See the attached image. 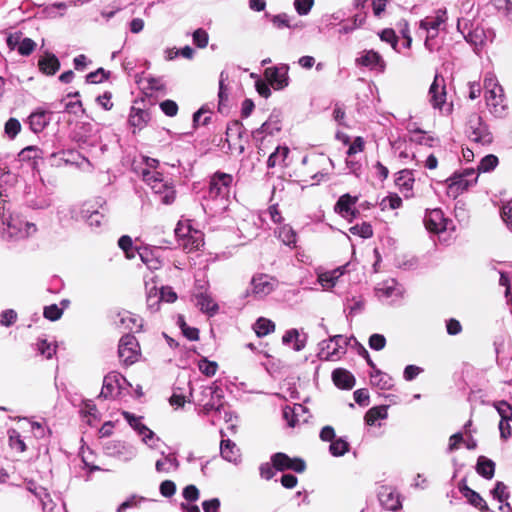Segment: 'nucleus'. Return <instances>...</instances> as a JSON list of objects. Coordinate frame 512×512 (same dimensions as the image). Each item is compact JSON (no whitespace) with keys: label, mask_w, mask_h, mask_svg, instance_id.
<instances>
[{"label":"nucleus","mask_w":512,"mask_h":512,"mask_svg":"<svg viewBox=\"0 0 512 512\" xmlns=\"http://www.w3.org/2000/svg\"><path fill=\"white\" fill-rule=\"evenodd\" d=\"M37 232L35 223L28 221L20 214L14 212L4 213L0 226V233L15 240H22L33 236Z\"/></svg>","instance_id":"nucleus-1"},{"label":"nucleus","mask_w":512,"mask_h":512,"mask_svg":"<svg viewBox=\"0 0 512 512\" xmlns=\"http://www.w3.org/2000/svg\"><path fill=\"white\" fill-rule=\"evenodd\" d=\"M483 86L487 106L493 114L501 116L507 107L503 87L491 73L486 74Z\"/></svg>","instance_id":"nucleus-2"},{"label":"nucleus","mask_w":512,"mask_h":512,"mask_svg":"<svg viewBox=\"0 0 512 512\" xmlns=\"http://www.w3.org/2000/svg\"><path fill=\"white\" fill-rule=\"evenodd\" d=\"M143 181L150 186L155 194L161 197L164 204H170L175 199V190L172 183L165 179L159 172L142 170Z\"/></svg>","instance_id":"nucleus-3"},{"label":"nucleus","mask_w":512,"mask_h":512,"mask_svg":"<svg viewBox=\"0 0 512 512\" xmlns=\"http://www.w3.org/2000/svg\"><path fill=\"white\" fill-rule=\"evenodd\" d=\"M181 247L186 252L199 250L204 245V235L192 227L189 221L179 222L175 229Z\"/></svg>","instance_id":"nucleus-4"},{"label":"nucleus","mask_w":512,"mask_h":512,"mask_svg":"<svg viewBox=\"0 0 512 512\" xmlns=\"http://www.w3.org/2000/svg\"><path fill=\"white\" fill-rule=\"evenodd\" d=\"M430 103L433 108L438 109L444 115H450L453 111V104L447 102L445 80L440 75H435L429 89Z\"/></svg>","instance_id":"nucleus-5"},{"label":"nucleus","mask_w":512,"mask_h":512,"mask_svg":"<svg viewBox=\"0 0 512 512\" xmlns=\"http://www.w3.org/2000/svg\"><path fill=\"white\" fill-rule=\"evenodd\" d=\"M232 180L233 178L230 174L222 172L215 173L210 181L209 198L218 202L225 208L230 194Z\"/></svg>","instance_id":"nucleus-6"},{"label":"nucleus","mask_w":512,"mask_h":512,"mask_svg":"<svg viewBox=\"0 0 512 512\" xmlns=\"http://www.w3.org/2000/svg\"><path fill=\"white\" fill-rule=\"evenodd\" d=\"M348 341L341 335H335L327 340H323L319 346L318 357L325 361H336L345 354V346Z\"/></svg>","instance_id":"nucleus-7"},{"label":"nucleus","mask_w":512,"mask_h":512,"mask_svg":"<svg viewBox=\"0 0 512 512\" xmlns=\"http://www.w3.org/2000/svg\"><path fill=\"white\" fill-rule=\"evenodd\" d=\"M474 174L473 169H467L462 174H456L447 180V195L453 199L457 198L471 186L477 183V177L468 179Z\"/></svg>","instance_id":"nucleus-8"},{"label":"nucleus","mask_w":512,"mask_h":512,"mask_svg":"<svg viewBox=\"0 0 512 512\" xmlns=\"http://www.w3.org/2000/svg\"><path fill=\"white\" fill-rule=\"evenodd\" d=\"M275 278L267 274L254 275L250 282L249 293L257 299H263L271 294L277 287Z\"/></svg>","instance_id":"nucleus-9"},{"label":"nucleus","mask_w":512,"mask_h":512,"mask_svg":"<svg viewBox=\"0 0 512 512\" xmlns=\"http://www.w3.org/2000/svg\"><path fill=\"white\" fill-rule=\"evenodd\" d=\"M198 403L203 407L205 413L212 410L220 411L224 405L223 391L217 386H209L202 389Z\"/></svg>","instance_id":"nucleus-10"},{"label":"nucleus","mask_w":512,"mask_h":512,"mask_svg":"<svg viewBox=\"0 0 512 512\" xmlns=\"http://www.w3.org/2000/svg\"><path fill=\"white\" fill-rule=\"evenodd\" d=\"M127 386L128 382L121 374L110 372L104 377L100 395L104 398H115L121 395Z\"/></svg>","instance_id":"nucleus-11"},{"label":"nucleus","mask_w":512,"mask_h":512,"mask_svg":"<svg viewBox=\"0 0 512 512\" xmlns=\"http://www.w3.org/2000/svg\"><path fill=\"white\" fill-rule=\"evenodd\" d=\"M118 353L121 361L125 364H133L136 362L140 354V348L136 338L131 334L123 336L120 339Z\"/></svg>","instance_id":"nucleus-12"},{"label":"nucleus","mask_w":512,"mask_h":512,"mask_svg":"<svg viewBox=\"0 0 512 512\" xmlns=\"http://www.w3.org/2000/svg\"><path fill=\"white\" fill-rule=\"evenodd\" d=\"M273 467L279 471L293 470L302 473L306 469V464L301 458H291L284 453H276L272 456Z\"/></svg>","instance_id":"nucleus-13"},{"label":"nucleus","mask_w":512,"mask_h":512,"mask_svg":"<svg viewBox=\"0 0 512 512\" xmlns=\"http://www.w3.org/2000/svg\"><path fill=\"white\" fill-rule=\"evenodd\" d=\"M358 65L368 67L371 70H377L384 72L386 69V63L382 56L374 50H364L360 56L356 59Z\"/></svg>","instance_id":"nucleus-14"},{"label":"nucleus","mask_w":512,"mask_h":512,"mask_svg":"<svg viewBox=\"0 0 512 512\" xmlns=\"http://www.w3.org/2000/svg\"><path fill=\"white\" fill-rule=\"evenodd\" d=\"M425 226L430 232L439 234L447 230L448 219L440 209H432L425 216Z\"/></svg>","instance_id":"nucleus-15"},{"label":"nucleus","mask_w":512,"mask_h":512,"mask_svg":"<svg viewBox=\"0 0 512 512\" xmlns=\"http://www.w3.org/2000/svg\"><path fill=\"white\" fill-rule=\"evenodd\" d=\"M378 497L383 508L388 511H396L401 508L400 496L392 487H381Z\"/></svg>","instance_id":"nucleus-16"},{"label":"nucleus","mask_w":512,"mask_h":512,"mask_svg":"<svg viewBox=\"0 0 512 512\" xmlns=\"http://www.w3.org/2000/svg\"><path fill=\"white\" fill-rule=\"evenodd\" d=\"M358 198L352 197L349 194L342 195L335 205V211L339 213L342 217L351 221L355 216L357 211L354 208Z\"/></svg>","instance_id":"nucleus-17"},{"label":"nucleus","mask_w":512,"mask_h":512,"mask_svg":"<svg viewBox=\"0 0 512 512\" xmlns=\"http://www.w3.org/2000/svg\"><path fill=\"white\" fill-rule=\"evenodd\" d=\"M265 79L274 89L280 90L288 85L286 73H281L278 68L270 67L264 72Z\"/></svg>","instance_id":"nucleus-18"},{"label":"nucleus","mask_w":512,"mask_h":512,"mask_svg":"<svg viewBox=\"0 0 512 512\" xmlns=\"http://www.w3.org/2000/svg\"><path fill=\"white\" fill-rule=\"evenodd\" d=\"M220 453L222 458L230 463L238 464L241 461L240 449L229 439L221 441Z\"/></svg>","instance_id":"nucleus-19"},{"label":"nucleus","mask_w":512,"mask_h":512,"mask_svg":"<svg viewBox=\"0 0 512 512\" xmlns=\"http://www.w3.org/2000/svg\"><path fill=\"white\" fill-rule=\"evenodd\" d=\"M470 139L481 145H486L492 142V135L487 126L482 122L477 121L475 126H471Z\"/></svg>","instance_id":"nucleus-20"},{"label":"nucleus","mask_w":512,"mask_h":512,"mask_svg":"<svg viewBox=\"0 0 512 512\" xmlns=\"http://www.w3.org/2000/svg\"><path fill=\"white\" fill-rule=\"evenodd\" d=\"M446 20L445 12L439 11L436 17L432 20L423 19L420 21V28L428 31L429 36L426 39L425 45L429 47V38H433L436 35V31L441 24Z\"/></svg>","instance_id":"nucleus-21"},{"label":"nucleus","mask_w":512,"mask_h":512,"mask_svg":"<svg viewBox=\"0 0 512 512\" xmlns=\"http://www.w3.org/2000/svg\"><path fill=\"white\" fill-rule=\"evenodd\" d=\"M395 183L405 197H410L412 195L414 177L411 171L402 170L398 172Z\"/></svg>","instance_id":"nucleus-22"},{"label":"nucleus","mask_w":512,"mask_h":512,"mask_svg":"<svg viewBox=\"0 0 512 512\" xmlns=\"http://www.w3.org/2000/svg\"><path fill=\"white\" fill-rule=\"evenodd\" d=\"M345 267H338L332 271L322 272L318 274V282L323 289H331L336 285L337 280L344 274Z\"/></svg>","instance_id":"nucleus-23"},{"label":"nucleus","mask_w":512,"mask_h":512,"mask_svg":"<svg viewBox=\"0 0 512 512\" xmlns=\"http://www.w3.org/2000/svg\"><path fill=\"white\" fill-rule=\"evenodd\" d=\"M40 70L46 75H54L60 68L58 58L51 53H46L39 59L38 62Z\"/></svg>","instance_id":"nucleus-24"},{"label":"nucleus","mask_w":512,"mask_h":512,"mask_svg":"<svg viewBox=\"0 0 512 512\" xmlns=\"http://www.w3.org/2000/svg\"><path fill=\"white\" fill-rule=\"evenodd\" d=\"M120 325L129 331L138 332L142 328V319L131 312L124 311L119 314Z\"/></svg>","instance_id":"nucleus-25"},{"label":"nucleus","mask_w":512,"mask_h":512,"mask_svg":"<svg viewBox=\"0 0 512 512\" xmlns=\"http://www.w3.org/2000/svg\"><path fill=\"white\" fill-rule=\"evenodd\" d=\"M157 252V250L149 248H143L138 251L140 259L150 270H157L162 266V261Z\"/></svg>","instance_id":"nucleus-26"},{"label":"nucleus","mask_w":512,"mask_h":512,"mask_svg":"<svg viewBox=\"0 0 512 512\" xmlns=\"http://www.w3.org/2000/svg\"><path fill=\"white\" fill-rule=\"evenodd\" d=\"M335 385L342 389H351L355 384L353 375L345 369H336L332 374Z\"/></svg>","instance_id":"nucleus-27"},{"label":"nucleus","mask_w":512,"mask_h":512,"mask_svg":"<svg viewBox=\"0 0 512 512\" xmlns=\"http://www.w3.org/2000/svg\"><path fill=\"white\" fill-rule=\"evenodd\" d=\"M376 292L379 297H393L401 294V289L394 279H387L383 282L378 283Z\"/></svg>","instance_id":"nucleus-28"},{"label":"nucleus","mask_w":512,"mask_h":512,"mask_svg":"<svg viewBox=\"0 0 512 512\" xmlns=\"http://www.w3.org/2000/svg\"><path fill=\"white\" fill-rule=\"evenodd\" d=\"M278 239L286 246L291 248L296 247L297 234L290 225H282L276 231Z\"/></svg>","instance_id":"nucleus-29"},{"label":"nucleus","mask_w":512,"mask_h":512,"mask_svg":"<svg viewBox=\"0 0 512 512\" xmlns=\"http://www.w3.org/2000/svg\"><path fill=\"white\" fill-rule=\"evenodd\" d=\"M465 38L468 42L477 47L482 46L486 43L488 35L485 29L477 24L476 26L472 27V29L468 32Z\"/></svg>","instance_id":"nucleus-30"},{"label":"nucleus","mask_w":512,"mask_h":512,"mask_svg":"<svg viewBox=\"0 0 512 512\" xmlns=\"http://www.w3.org/2000/svg\"><path fill=\"white\" fill-rule=\"evenodd\" d=\"M492 495L493 498L500 503L498 507L499 510H503L504 507L510 508L508 503L509 493L507 486L504 483L497 482L494 489L492 490Z\"/></svg>","instance_id":"nucleus-31"},{"label":"nucleus","mask_w":512,"mask_h":512,"mask_svg":"<svg viewBox=\"0 0 512 512\" xmlns=\"http://www.w3.org/2000/svg\"><path fill=\"white\" fill-rule=\"evenodd\" d=\"M476 470L481 476L491 479L494 476L495 463L484 456H480L477 461Z\"/></svg>","instance_id":"nucleus-32"},{"label":"nucleus","mask_w":512,"mask_h":512,"mask_svg":"<svg viewBox=\"0 0 512 512\" xmlns=\"http://www.w3.org/2000/svg\"><path fill=\"white\" fill-rule=\"evenodd\" d=\"M283 343L292 344L295 351H300L305 347L306 341L300 337V333L297 329L288 330L283 338Z\"/></svg>","instance_id":"nucleus-33"},{"label":"nucleus","mask_w":512,"mask_h":512,"mask_svg":"<svg viewBox=\"0 0 512 512\" xmlns=\"http://www.w3.org/2000/svg\"><path fill=\"white\" fill-rule=\"evenodd\" d=\"M196 305L200 308L201 311L209 315H214L218 310L217 303L207 294L198 295Z\"/></svg>","instance_id":"nucleus-34"},{"label":"nucleus","mask_w":512,"mask_h":512,"mask_svg":"<svg viewBox=\"0 0 512 512\" xmlns=\"http://www.w3.org/2000/svg\"><path fill=\"white\" fill-rule=\"evenodd\" d=\"M253 329L258 337H264L275 330V324L270 319L260 317L255 322Z\"/></svg>","instance_id":"nucleus-35"},{"label":"nucleus","mask_w":512,"mask_h":512,"mask_svg":"<svg viewBox=\"0 0 512 512\" xmlns=\"http://www.w3.org/2000/svg\"><path fill=\"white\" fill-rule=\"evenodd\" d=\"M149 121V114L141 109L132 108L129 123L137 129H142Z\"/></svg>","instance_id":"nucleus-36"},{"label":"nucleus","mask_w":512,"mask_h":512,"mask_svg":"<svg viewBox=\"0 0 512 512\" xmlns=\"http://www.w3.org/2000/svg\"><path fill=\"white\" fill-rule=\"evenodd\" d=\"M387 408L385 406H377L369 409L365 415V422L373 426L378 420L387 418Z\"/></svg>","instance_id":"nucleus-37"},{"label":"nucleus","mask_w":512,"mask_h":512,"mask_svg":"<svg viewBox=\"0 0 512 512\" xmlns=\"http://www.w3.org/2000/svg\"><path fill=\"white\" fill-rule=\"evenodd\" d=\"M177 467L178 462L171 454L166 455L163 459L157 460L155 464L156 470L161 473H169L172 470H176Z\"/></svg>","instance_id":"nucleus-38"},{"label":"nucleus","mask_w":512,"mask_h":512,"mask_svg":"<svg viewBox=\"0 0 512 512\" xmlns=\"http://www.w3.org/2000/svg\"><path fill=\"white\" fill-rule=\"evenodd\" d=\"M49 118L45 112H36L30 115L29 123L34 132L42 131L47 125Z\"/></svg>","instance_id":"nucleus-39"},{"label":"nucleus","mask_w":512,"mask_h":512,"mask_svg":"<svg viewBox=\"0 0 512 512\" xmlns=\"http://www.w3.org/2000/svg\"><path fill=\"white\" fill-rule=\"evenodd\" d=\"M281 125L280 120L276 116H271L262 126L256 131L258 134H274L280 131Z\"/></svg>","instance_id":"nucleus-40"},{"label":"nucleus","mask_w":512,"mask_h":512,"mask_svg":"<svg viewBox=\"0 0 512 512\" xmlns=\"http://www.w3.org/2000/svg\"><path fill=\"white\" fill-rule=\"evenodd\" d=\"M288 154V147H277V149L268 158V167H275L280 165L286 160Z\"/></svg>","instance_id":"nucleus-41"},{"label":"nucleus","mask_w":512,"mask_h":512,"mask_svg":"<svg viewBox=\"0 0 512 512\" xmlns=\"http://www.w3.org/2000/svg\"><path fill=\"white\" fill-rule=\"evenodd\" d=\"M122 415L139 436L144 432V430L148 429V427L143 424L141 417L135 416L127 411H123Z\"/></svg>","instance_id":"nucleus-42"},{"label":"nucleus","mask_w":512,"mask_h":512,"mask_svg":"<svg viewBox=\"0 0 512 512\" xmlns=\"http://www.w3.org/2000/svg\"><path fill=\"white\" fill-rule=\"evenodd\" d=\"M348 449V442L342 438L333 440L329 447L331 454L336 457L343 456L348 452Z\"/></svg>","instance_id":"nucleus-43"},{"label":"nucleus","mask_w":512,"mask_h":512,"mask_svg":"<svg viewBox=\"0 0 512 512\" xmlns=\"http://www.w3.org/2000/svg\"><path fill=\"white\" fill-rule=\"evenodd\" d=\"M115 455L122 460L129 461L136 456V450L132 445L119 443Z\"/></svg>","instance_id":"nucleus-44"},{"label":"nucleus","mask_w":512,"mask_h":512,"mask_svg":"<svg viewBox=\"0 0 512 512\" xmlns=\"http://www.w3.org/2000/svg\"><path fill=\"white\" fill-rule=\"evenodd\" d=\"M497 165H498V158L495 155L490 154V155L485 156L481 160L477 169H478L479 173H487V172L494 170Z\"/></svg>","instance_id":"nucleus-45"},{"label":"nucleus","mask_w":512,"mask_h":512,"mask_svg":"<svg viewBox=\"0 0 512 512\" xmlns=\"http://www.w3.org/2000/svg\"><path fill=\"white\" fill-rule=\"evenodd\" d=\"M464 496L466 499L477 509H484L486 508L485 501L481 498V496L476 493L475 491L471 490L470 488H465Z\"/></svg>","instance_id":"nucleus-46"},{"label":"nucleus","mask_w":512,"mask_h":512,"mask_svg":"<svg viewBox=\"0 0 512 512\" xmlns=\"http://www.w3.org/2000/svg\"><path fill=\"white\" fill-rule=\"evenodd\" d=\"M37 347L40 354L46 357L47 359L52 358V356L56 353L57 348L56 344L48 342L45 339L40 340L37 344Z\"/></svg>","instance_id":"nucleus-47"},{"label":"nucleus","mask_w":512,"mask_h":512,"mask_svg":"<svg viewBox=\"0 0 512 512\" xmlns=\"http://www.w3.org/2000/svg\"><path fill=\"white\" fill-rule=\"evenodd\" d=\"M141 441L147 445L150 449H157L160 439L155 435V433L151 429H146L140 435Z\"/></svg>","instance_id":"nucleus-48"},{"label":"nucleus","mask_w":512,"mask_h":512,"mask_svg":"<svg viewBox=\"0 0 512 512\" xmlns=\"http://www.w3.org/2000/svg\"><path fill=\"white\" fill-rule=\"evenodd\" d=\"M9 445L13 450L17 452L22 453L26 450L24 441L20 438L19 433L15 430H11L9 432Z\"/></svg>","instance_id":"nucleus-49"},{"label":"nucleus","mask_w":512,"mask_h":512,"mask_svg":"<svg viewBox=\"0 0 512 512\" xmlns=\"http://www.w3.org/2000/svg\"><path fill=\"white\" fill-rule=\"evenodd\" d=\"M353 235L360 236L362 238H370L373 234L372 227L369 223L363 222L360 225H355L349 229Z\"/></svg>","instance_id":"nucleus-50"},{"label":"nucleus","mask_w":512,"mask_h":512,"mask_svg":"<svg viewBox=\"0 0 512 512\" xmlns=\"http://www.w3.org/2000/svg\"><path fill=\"white\" fill-rule=\"evenodd\" d=\"M198 368L204 375L211 377L215 375L218 365L216 362L208 361L204 358L199 361Z\"/></svg>","instance_id":"nucleus-51"},{"label":"nucleus","mask_w":512,"mask_h":512,"mask_svg":"<svg viewBox=\"0 0 512 512\" xmlns=\"http://www.w3.org/2000/svg\"><path fill=\"white\" fill-rule=\"evenodd\" d=\"M401 205L402 199L397 194H391L381 201V206L383 210L387 208L395 210L400 208Z\"/></svg>","instance_id":"nucleus-52"},{"label":"nucleus","mask_w":512,"mask_h":512,"mask_svg":"<svg viewBox=\"0 0 512 512\" xmlns=\"http://www.w3.org/2000/svg\"><path fill=\"white\" fill-rule=\"evenodd\" d=\"M44 317L50 321L59 320L63 314V308H60L56 304L46 306L44 308Z\"/></svg>","instance_id":"nucleus-53"},{"label":"nucleus","mask_w":512,"mask_h":512,"mask_svg":"<svg viewBox=\"0 0 512 512\" xmlns=\"http://www.w3.org/2000/svg\"><path fill=\"white\" fill-rule=\"evenodd\" d=\"M314 6V0H294V8L300 16L308 15Z\"/></svg>","instance_id":"nucleus-54"},{"label":"nucleus","mask_w":512,"mask_h":512,"mask_svg":"<svg viewBox=\"0 0 512 512\" xmlns=\"http://www.w3.org/2000/svg\"><path fill=\"white\" fill-rule=\"evenodd\" d=\"M177 323L179 327L181 328L183 334L189 339V340H197L198 339V330L196 328L188 327L184 318L182 316L178 317Z\"/></svg>","instance_id":"nucleus-55"},{"label":"nucleus","mask_w":512,"mask_h":512,"mask_svg":"<svg viewBox=\"0 0 512 512\" xmlns=\"http://www.w3.org/2000/svg\"><path fill=\"white\" fill-rule=\"evenodd\" d=\"M5 133L9 138H14L21 130L20 122L15 118H10L4 127Z\"/></svg>","instance_id":"nucleus-56"},{"label":"nucleus","mask_w":512,"mask_h":512,"mask_svg":"<svg viewBox=\"0 0 512 512\" xmlns=\"http://www.w3.org/2000/svg\"><path fill=\"white\" fill-rule=\"evenodd\" d=\"M209 36L208 33L199 28L193 33V42L199 48H205L208 45Z\"/></svg>","instance_id":"nucleus-57"},{"label":"nucleus","mask_w":512,"mask_h":512,"mask_svg":"<svg viewBox=\"0 0 512 512\" xmlns=\"http://www.w3.org/2000/svg\"><path fill=\"white\" fill-rule=\"evenodd\" d=\"M119 247L126 253L127 258L135 257V251L132 249V239L129 236H122L118 241Z\"/></svg>","instance_id":"nucleus-58"},{"label":"nucleus","mask_w":512,"mask_h":512,"mask_svg":"<svg viewBox=\"0 0 512 512\" xmlns=\"http://www.w3.org/2000/svg\"><path fill=\"white\" fill-rule=\"evenodd\" d=\"M144 502V499L132 496L120 505L119 510L142 509V503Z\"/></svg>","instance_id":"nucleus-59"},{"label":"nucleus","mask_w":512,"mask_h":512,"mask_svg":"<svg viewBox=\"0 0 512 512\" xmlns=\"http://www.w3.org/2000/svg\"><path fill=\"white\" fill-rule=\"evenodd\" d=\"M496 409L501 417L500 421L512 420V407L508 403L504 401L499 402L496 405Z\"/></svg>","instance_id":"nucleus-60"},{"label":"nucleus","mask_w":512,"mask_h":512,"mask_svg":"<svg viewBox=\"0 0 512 512\" xmlns=\"http://www.w3.org/2000/svg\"><path fill=\"white\" fill-rule=\"evenodd\" d=\"M380 39L384 42H387L389 44H391L392 48L394 50H396L397 48V43H398V39H397V36L394 32V30L392 29H384L381 33H380Z\"/></svg>","instance_id":"nucleus-61"},{"label":"nucleus","mask_w":512,"mask_h":512,"mask_svg":"<svg viewBox=\"0 0 512 512\" xmlns=\"http://www.w3.org/2000/svg\"><path fill=\"white\" fill-rule=\"evenodd\" d=\"M160 108L164 114L169 117H173L178 112V105L172 100H165L160 103Z\"/></svg>","instance_id":"nucleus-62"},{"label":"nucleus","mask_w":512,"mask_h":512,"mask_svg":"<svg viewBox=\"0 0 512 512\" xmlns=\"http://www.w3.org/2000/svg\"><path fill=\"white\" fill-rule=\"evenodd\" d=\"M386 345V339L381 334H373L369 338V346L374 350H382Z\"/></svg>","instance_id":"nucleus-63"},{"label":"nucleus","mask_w":512,"mask_h":512,"mask_svg":"<svg viewBox=\"0 0 512 512\" xmlns=\"http://www.w3.org/2000/svg\"><path fill=\"white\" fill-rule=\"evenodd\" d=\"M501 217L507 226L512 227V200L502 206Z\"/></svg>","instance_id":"nucleus-64"}]
</instances>
